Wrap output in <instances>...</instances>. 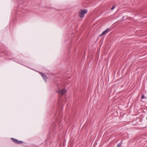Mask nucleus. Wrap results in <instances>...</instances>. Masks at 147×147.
I'll use <instances>...</instances> for the list:
<instances>
[{
    "mask_svg": "<svg viewBox=\"0 0 147 147\" xmlns=\"http://www.w3.org/2000/svg\"><path fill=\"white\" fill-rule=\"evenodd\" d=\"M122 144V141H121L120 143H119V144H118L117 147H120Z\"/></svg>",
    "mask_w": 147,
    "mask_h": 147,
    "instance_id": "nucleus-6",
    "label": "nucleus"
},
{
    "mask_svg": "<svg viewBox=\"0 0 147 147\" xmlns=\"http://www.w3.org/2000/svg\"><path fill=\"white\" fill-rule=\"evenodd\" d=\"M11 139L14 143L16 144H22L24 143V142L22 141L19 140L18 139L13 138H11Z\"/></svg>",
    "mask_w": 147,
    "mask_h": 147,
    "instance_id": "nucleus-2",
    "label": "nucleus"
},
{
    "mask_svg": "<svg viewBox=\"0 0 147 147\" xmlns=\"http://www.w3.org/2000/svg\"><path fill=\"white\" fill-rule=\"evenodd\" d=\"M145 97V96L144 95H143L142 96H141V98L142 99H143Z\"/></svg>",
    "mask_w": 147,
    "mask_h": 147,
    "instance_id": "nucleus-9",
    "label": "nucleus"
},
{
    "mask_svg": "<svg viewBox=\"0 0 147 147\" xmlns=\"http://www.w3.org/2000/svg\"><path fill=\"white\" fill-rule=\"evenodd\" d=\"M124 18V16H123L121 19V21H123L124 20L123 19Z\"/></svg>",
    "mask_w": 147,
    "mask_h": 147,
    "instance_id": "nucleus-8",
    "label": "nucleus"
},
{
    "mask_svg": "<svg viewBox=\"0 0 147 147\" xmlns=\"http://www.w3.org/2000/svg\"><path fill=\"white\" fill-rule=\"evenodd\" d=\"M146 119H147V118H146Z\"/></svg>",
    "mask_w": 147,
    "mask_h": 147,
    "instance_id": "nucleus-10",
    "label": "nucleus"
},
{
    "mask_svg": "<svg viewBox=\"0 0 147 147\" xmlns=\"http://www.w3.org/2000/svg\"><path fill=\"white\" fill-rule=\"evenodd\" d=\"M115 5H114L111 8V10H113L115 8Z\"/></svg>",
    "mask_w": 147,
    "mask_h": 147,
    "instance_id": "nucleus-7",
    "label": "nucleus"
},
{
    "mask_svg": "<svg viewBox=\"0 0 147 147\" xmlns=\"http://www.w3.org/2000/svg\"><path fill=\"white\" fill-rule=\"evenodd\" d=\"M40 74L41 76L44 79V80L45 81L47 80V77L45 75L41 72H40Z\"/></svg>",
    "mask_w": 147,
    "mask_h": 147,
    "instance_id": "nucleus-4",
    "label": "nucleus"
},
{
    "mask_svg": "<svg viewBox=\"0 0 147 147\" xmlns=\"http://www.w3.org/2000/svg\"><path fill=\"white\" fill-rule=\"evenodd\" d=\"M110 29L109 28H108L106 29L102 33L100 34V36H102L104 34L107 33V32H108V30H110Z\"/></svg>",
    "mask_w": 147,
    "mask_h": 147,
    "instance_id": "nucleus-5",
    "label": "nucleus"
},
{
    "mask_svg": "<svg viewBox=\"0 0 147 147\" xmlns=\"http://www.w3.org/2000/svg\"><path fill=\"white\" fill-rule=\"evenodd\" d=\"M57 92H58L59 94H61V96H63L64 95V93L66 92V91L65 90V89H63L61 90H59L58 91H57Z\"/></svg>",
    "mask_w": 147,
    "mask_h": 147,
    "instance_id": "nucleus-3",
    "label": "nucleus"
},
{
    "mask_svg": "<svg viewBox=\"0 0 147 147\" xmlns=\"http://www.w3.org/2000/svg\"><path fill=\"white\" fill-rule=\"evenodd\" d=\"M87 12L88 10L87 9H81L79 12L78 15L80 18H83Z\"/></svg>",
    "mask_w": 147,
    "mask_h": 147,
    "instance_id": "nucleus-1",
    "label": "nucleus"
}]
</instances>
